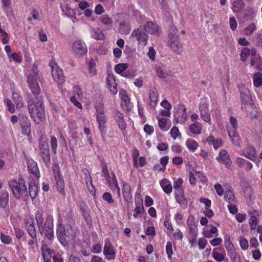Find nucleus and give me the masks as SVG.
<instances>
[{
	"mask_svg": "<svg viewBox=\"0 0 262 262\" xmlns=\"http://www.w3.org/2000/svg\"><path fill=\"white\" fill-rule=\"evenodd\" d=\"M75 231L71 226L67 227L66 229L60 221L56 228V235L60 243L64 246L68 245L69 241L72 240L75 236Z\"/></svg>",
	"mask_w": 262,
	"mask_h": 262,
	"instance_id": "nucleus-1",
	"label": "nucleus"
},
{
	"mask_svg": "<svg viewBox=\"0 0 262 262\" xmlns=\"http://www.w3.org/2000/svg\"><path fill=\"white\" fill-rule=\"evenodd\" d=\"M37 102H30L28 108L31 117L36 123H39L45 119V110L41 99L37 98Z\"/></svg>",
	"mask_w": 262,
	"mask_h": 262,
	"instance_id": "nucleus-2",
	"label": "nucleus"
},
{
	"mask_svg": "<svg viewBox=\"0 0 262 262\" xmlns=\"http://www.w3.org/2000/svg\"><path fill=\"white\" fill-rule=\"evenodd\" d=\"M9 186L13 196L18 200L25 199L28 195L25 181L23 178L12 180L9 182Z\"/></svg>",
	"mask_w": 262,
	"mask_h": 262,
	"instance_id": "nucleus-3",
	"label": "nucleus"
},
{
	"mask_svg": "<svg viewBox=\"0 0 262 262\" xmlns=\"http://www.w3.org/2000/svg\"><path fill=\"white\" fill-rule=\"evenodd\" d=\"M178 33L176 27L171 26L169 30L168 45L173 52L180 55L183 52L184 49L183 44L180 41Z\"/></svg>",
	"mask_w": 262,
	"mask_h": 262,
	"instance_id": "nucleus-4",
	"label": "nucleus"
},
{
	"mask_svg": "<svg viewBox=\"0 0 262 262\" xmlns=\"http://www.w3.org/2000/svg\"><path fill=\"white\" fill-rule=\"evenodd\" d=\"M39 79V76L38 74V69L36 64H34L31 70L29 72L28 76V82L29 86L32 92L35 95L39 94L40 89L39 88L38 80Z\"/></svg>",
	"mask_w": 262,
	"mask_h": 262,
	"instance_id": "nucleus-5",
	"label": "nucleus"
},
{
	"mask_svg": "<svg viewBox=\"0 0 262 262\" xmlns=\"http://www.w3.org/2000/svg\"><path fill=\"white\" fill-rule=\"evenodd\" d=\"M96 120L98 123V128L101 135H103L106 131V116L105 115L104 105L100 103L95 104Z\"/></svg>",
	"mask_w": 262,
	"mask_h": 262,
	"instance_id": "nucleus-6",
	"label": "nucleus"
},
{
	"mask_svg": "<svg viewBox=\"0 0 262 262\" xmlns=\"http://www.w3.org/2000/svg\"><path fill=\"white\" fill-rule=\"evenodd\" d=\"M226 127L229 137L232 144L235 146H239L240 138L236 133V128L237 127L236 119L233 117H231L229 123L227 124Z\"/></svg>",
	"mask_w": 262,
	"mask_h": 262,
	"instance_id": "nucleus-7",
	"label": "nucleus"
},
{
	"mask_svg": "<svg viewBox=\"0 0 262 262\" xmlns=\"http://www.w3.org/2000/svg\"><path fill=\"white\" fill-rule=\"evenodd\" d=\"M53 216L52 215L48 214L46 217L45 223L43 226L41 225L39 230L41 234L45 233L46 236L49 239L52 240L54 238L53 231Z\"/></svg>",
	"mask_w": 262,
	"mask_h": 262,
	"instance_id": "nucleus-8",
	"label": "nucleus"
},
{
	"mask_svg": "<svg viewBox=\"0 0 262 262\" xmlns=\"http://www.w3.org/2000/svg\"><path fill=\"white\" fill-rule=\"evenodd\" d=\"M49 66L52 69V75L53 80L59 85L63 84L64 82V76L62 69L58 66L57 63L54 60L50 61Z\"/></svg>",
	"mask_w": 262,
	"mask_h": 262,
	"instance_id": "nucleus-9",
	"label": "nucleus"
},
{
	"mask_svg": "<svg viewBox=\"0 0 262 262\" xmlns=\"http://www.w3.org/2000/svg\"><path fill=\"white\" fill-rule=\"evenodd\" d=\"M209 102L206 98L201 99L199 105V111L202 119L211 124V116L209 111Z\"/></svg>",
	"mask_w": 262,
	"mask_h": 262,
	"instance_id": "nucleus-10",
	"label": "nucleus"
},
{
	"mask_svg": "<svg viewBox=\"0 0 262 262\" xmlns=\"http://www.w3.org/2000/svg\"><path fill=\"white\" fill-rule=\"evenodd\" d=\"M72 51L76 56H82L88 52L87 46L82 40H76L73 42Z\"/></svg>",
	"mask_w": 262,
	"mask_h": 262,
	"instance_id": "nucleus-11",
	"label": "nucleus"
},
{
	"mask_svg": "<svg viewBox=\"0 0 262 262\" xmlns=\"http://www.w3.org/2000/svg\"><path fill=\"white\" fill-rule=\"evenodd\" d=\"M19 119L21 128V133L24 135L30 136L31 135V122L28 117L19 114Z\"/></svg>",
	"mask_w": 262,
	"mask_h": 262,
	"instance_id": "nucleus-12",
	"label": "nucleus"
},
{
	"mask_svg": "<svg viewBox=\"0 0 262 262\" xmlns=\"http://www.w3.org/2000/svg\"><path fill=\"white\" fill-rule=\"evenodd\" d=\"M187 119L186 109L183 105H179L174 114V119L177 123H183Z\"/></svg>",
	"mask_w": 262,
	"mask_h": 262,
	"instance_id": "nucleus-13",
	"label": "nucleus"
},
{
	"mask_svg": "<svg viewBox=\"0 0 262 262\" xmlns=\"http://www.w3.org/2000/svg\"><path fill=\"white\" fill-rule=\"evenodd\" d=\"M103 253L108 260H114L116 257V252L114 247L108 239L105 241Z\"/></svg>",
	"mask_w": 262,
	"mask_h": 262,
	"instance_id": "nucleus-14",
	"label": "nucleus"
},
{
	"mask_svg": "<svg viewBox=\"0 0 262 262\" xmlns=\"http://www.w3.org/2000/svg\"><path fill=\"white\" fill-rule=\"evenodd\" d=\"M28 169L30 173L33 174L37 179L40 178V175L38 168L37 163L32 159L26 156Z\"/></svg>",
	"mask_w": 262,
	"mask_h": 262,
	"instance_id": "nucleus-15",
	"label": "nucleus"
},
{
	"mask_svg": "<svg viewBox=\"0 0 262 262\" xmlns=\"http://www.w3.org/2000/svg\"><path fill=\"white\" fill-rule=\"evenodd\" d=\"M132 36L135 37L139 43L142 46H145L147 42L148 36L139 29L134 30L132 33Z\"/></svg>",
	"mask_w": 262,
	"mask_h": 262,
	"instance_id": "nucleus-16",
	"label": "nucleus"
},
{
	"mask_svg": "<svg viewBox=\"0 0 262 262\" xmlns=\"http://www.w3.org/2000/svg\"><path fill=\"white\" fill-rule=\"evenodd\" d=\"M114 117L120 129L124 130L127 127V124L124 120V115L119 110H115Z\"/></svg>",
	"mask_w": 262,
	"mask_h": 262,
	"instance_id": "nucleus-17",
	"label": "nucleus"
},
{
	"mask_svg": "<svg viewBox=\"0 0 262 262\" xmlns=\"http://www.w3.org/2000/svg\"><path fill=\"white\" fill-rule=\"evenodd\" d=\"M39 150L41 156L45 163H49L50 161V156L47 143L46 142H42L39 144Z\"/></svg>",
	"mask_w": 262,
	"mask_h": 262,
	"instance_id": "nucleus-18",
	"label": "nucleus"
},
{
	"mask_svg": "<svg viewBox=\"0 0 262 262\" xmlns=\"http://www.w3.org/2000/svg\"><path fill=\"white\" fill-rule=\"evenodd\" d=\"M241 96V101L243 103H246L251 101V96L249 89L244 85L238 86Z\"/></svg>",
	"mask_w": 262,
	"mask_h": 262,
	"instance_id": "nucleus-19",
	"label": "nucleus"
},
{
	"mask_svg": "<svg viewBox=\"0 0 262 262\" xmlns=\"http://www.w3.org/2000/svg\"><path fill=\"white\" fill-rule=\"evenodd\" d=\"M187 224L189 228L190 233L194 236H196L198 233V230L195 223V219L193 215L188 216L187 220Z\"/></svg>",
	"mask_w": 262,
	"mask_h": 262,
	"instance_id": "nucleus-20",
	"label": "nucleus"
},
{
	"mask_svg": "<svg viewBox=\"0 0 262 262\" xmlns=\"http://www.w3.org/2000/svg\"><path fill=\"white\" fill-rule=\"evenodd\" d=\"M92 5L86 1H81L78 4L79 8L84 10V14L87 17L91 16L93 13L92 9L91 8Z\"/></svg>",
	"mask_w": 262,
	"mask_h": 262,
	"instance_id": "nucleus-21",
	"label": "nucleus"
},
{
	"mask_svg": "<svg viewBox=\"0 0 262 262\" xmlns=\"http://www.w3.org/2000/svg\"><path fill=\"white\" fill-rule=\"evenodd\" d=\"M216 160L220 163H223L229 167L231 165V160L229 155L225 150H222L219 154V156L216 158Z\"/></svg>",
	"mask_w": 262,
	"mask_h": 262,
	"instance_id": "nucleus-22",
	"label": "nucleus"
},
{
	"mask_svg": "<svg viewBox=\"0 0 262 262\" xmlns=\"http://www.w3.org/2000/svg\"><path fill=\"white\" fill-rule=\"evenodd\" d=\"M119 96L121 99V105L126 110L132 108V104L126 92L125 91H121L119 92Z\"/></svg>",
	"mask_w": 262,
	"mask_h": 262,
	"instance_id": "nucleus-23",
	"label": "nucleus"
},
{
	"mask_svg": "<svg viewBox=\"0 0 262 262\" xmlns=\"http://www.w3.org/2000/svg\"><path fill=\"white\" fill-rule=\"evenodd\" d=\"M106 81L108 87L111 93L114 95L116 94L118 90L114 76L113 74H109L107 77Z\"/></svg>",
	"mask_w": 262,
	"mask_h": 262,
	"instance_id": "nucleus-24",
	"label": "nucleus"
},
{
	"mask_svg": "<svg viewBox=\"0 0 262 262\" xmlns=\"http://www.w3.org/2000/svg\"><path fill=\"white\" fill-rule=\"evenodd\" d=\"M122 193L124 201L127 203H129L132 201V196L131 194L130 186L127 183L124 182L123 183Z\"/></svg>",
	"mask_w": 262,
	"mask_h": 262,
	"instance_id": "nucleus-25",
	"label": "nucleus"
},
{
	"mask_svg": "<svg viewBox=\"0 0 262 262\" xmlns=\"http://www.w3.org/2000/svg\"><path fill=\"white\" fill-rule=\"evenodd\" d=\"M243 154L244 156L252 161H255L256 150L255 149L251 146H247L243 150Z\"/></svg>",
	"mask_w": 262,
	"mask_h": 262,
	"instance_id": "nucleus-26",
	"label": "nucleus"
},
{
	"mask_svg": "<svg viewBox=\"0 0 262 262\" xmlns=\"http://www.w3.org/2000/svg\"><path fill=\"white\" fill-rule=\"evenodd\" d=\"M245 7V3L243 0H235L232 3L231 9L232 12L236 14L241 12Z\"/></svg>",
	"mask_w": 262,
	"mask_h": 262,
	"instance_id": "nucleus-27",
	"label": "nucleus"
},
{
	"mask_svg": "<svg viewBox=\"0 0 262 262\" xmlns=\"http://www.w3.org/2000/svg\"><path fill=\"white\" fill-rule=\"evenodd\" d=\"M128 67V64L126 63H121L116 64L114 67L115 71L119 74L125 77H129V74H123V72L126 70Z\"/></svg>",
	"mask_w": 262,
	"mask_h": 262,
	"instance_id": "nucleus-28",
	"label": "nucleus"
},
{
	"mask_svg": "<svg viewBox=\"0 0 262 262\" xmlns=\"http://www.w3.org/2000/svg\"><path fill=\"white\" fill-rule=\"evenodd\" d=\"M253 57L251 61V66L256 70H262V62L260 57L259 55L253 53Z\"/></svg>",
	"mask_w": 262,
	"mask_h": 262,
	"instance_id": "nucleus-29",
	"label": "nucleus"
},
{
	"mask_svg": "<svg viewBox=\"0 0 262 262\" xmlns=\"http://www.w3.org/2000/svg\"><path fill=\"white\" fill-rule=\"evenodd\" d=\"M144 31L151 34H156L159 32L158 26L152 22H148L144 27Z\"/></svg>",
	"mask_w": 262,
	"mask_h": 262,
	"instance_id": "nucleus-30",
	"label": "nucleus"
},
{
	"mask_svg": "<svg viewBox=\"0 0 262 262\" xmlns=\"http://www.w3.org/2000/svg\"><path fill=\"white\" fill-rule=\"evenodd\" d=\"M12 99L16 104L17 110H20L23 107L24 103L22 101V99L20 95L16 92H12Z\"/></svg>",
	"mask_w": 262,
	"mask_h": 262,
	"instance_id": "nucleus-31",
	"label": "nucleus"
},
{
	"mask_svg": "<svg viewBox=\"0 0 262 262\" xmlns=\"http://www.w3.org/2000/svg\"><path fill=\"white\" fill-rule=\"evenodd\" d=\"M206 141L209 144H212L215 149H217L221 147L223 144V141L221 139H215L214 137L212 135H210L207 138Z\"/></svg>",
	"mask_w": 262,
	"mask_h": 262,
	"instance_id": "nucleus-32",
	"label": "nucleus"
},
{
	"mask_svg": "<svg viewBox=\"0 0 262 262\" xmlns=\"http://www.w3.org/2000/svg\"><path fill=\"white\" fill-rule=\"evenodd\" d=\"M38 185L35 182H31L29 185V192L30 196L34 199L38 194Z\"/></svg>",
	"mask_w": 262,
	"mask_h": 262,
	"instance_id": "nucleus-33",
	"label": "nucleus"
},
{
	"mask_svg": "<svg viewBox=\"0 0 262 262\" xmlns=\"http://www.w3.org/2000/svg\"><path fill=\"white\" fill-rule=\"evenodd\" d=\"M185 144L188 150L192 152H194L199 146L197 141L190 138L186 140Z\"/></svg>",
	"mask_w": 262,
	"mask_h": 262,
	"instance_id": "nucleus-34",
	"label": "nucleus"
},
{
	"mask_svg": "<svg viewBox=\"0 0 262 262\" xmlns=\"http://www.w3.org/2000/svg\"><path fill=\"white\" fill-rule=\"evenodd\" d=\"M225 246L227 251L228 254L236 251L235 247L230 240V237L229 235L225 236L224 238Z\"/></svg>",
	"mask_w": 262,
	"mask_h": 262,
	"instance_id": "nucleus-35",
	"label": "nucleus"
},
{
	"mask_svg": "<svg viewBox=\"0 0 262 262\" xmlns=\"http://www.w3.org/2000/svg\"><path fill=\"white\" fill-rule=\"evenodd\" d=\"M41 250L43 258H51L54 255V251L50 249L47 245H42Z\"/></svg>",
	"mask_w": 262,
	"mask_h": 262,
	"instance_id": "nucleus-36",
	"label": "nucleus"
},
{
	"mask_svg": "<svg viewBox=\"0 0 262 262\" xmlns=\"http://www.w3.org/2000/svg\"><path fill=\"white\" fill-rule=\"evenodd\" d=\"M85 180L88 190L92 195H95V188L93 185L92 179L89 173L86 174Z\"/></svg>",
	"mask_w": 262,
	"mask_h": 262,
	"instance_id": "nucleus-37",
	"label": "nucleus"
},
{
	"mask_svg": "<svg viewBox=\"0 0 262 262\" xmlns=\"http://www.w3.org/2000/svg\"><path fill=\"white\" fill-rule=\"evenodd\" d=\"M202 125L199 122H195L189 126L190 132L195 135H199L202 132Z\"/></svg>",
	"mask_w": 262,
	"mask_h": 262,
	"instance_id": "nucleus-38",
	"label": "nucleus"
},
{
	"mask_svg": "<svg viewBox=\"0 0 262 262\" xmlns=\"http://www.w3.org/2000/svg\"><path fill=\"white\" fill-rule=\"evenodd\" d=\"M257 27L255 23H252L247 25L244 29V34L246 36H251L256 30Z\"/></svg>",
	"mask_w": 262,
	"mask_h": 262,
	"instance_id": "nucleus-39",
	"label": "nucleus"
},
{
	"mask_svg": "<svg viewBox=\"0 0 262 262\" xmlns=\"http://www.w3.org/2000/svg\"><path fill=\"white\" fill-rule=\"evenodd\" d=\"M56 186L57 190L60 193H62L64 189V182L61 176H55Z\"/></svg>",
	"mask_w": 262,
	"mask_h": 262,
	"instance_id": "nucleus-40",
	"label": "nucleus"
},
{
	"mask_svg": "<svg viewBox=\"0 0 262 262\" xmlns=\"http://www.w3.org/2000/svg\"><path fill=\"white\" fill-rule=\"evenodd\" d=\"M226 254L225 252L220 253L217 248H214L212 253V256L214 260L217 261H223L225 257Z\"/></svg>",
	"mask_w": 262,
	"mask_h": 262,
	"instance_id": "nucleus-41",
	"label": "nucleus"
},
{
	"mask_svg": "<svg viewBox=\"0 0 262 262\" xmlns=\"http://www.w3.org/2000/svg\"><path fill=\"white\" fill-rule=\"evenodd\" d=\"M9 202V193L7 191H2L0 197V206L5 208Z\"/></svg>",
	"mask_w": 262,
	"mask_h": 262,
	"instance_id": "nucleus-42",
	"label": "nucleus"
},
{
	"mask_svg": "<svg viewBox=\"0 0 262 262\" xmlns=\"http://www.w3.org/2000/svg\"><path fill=\"white\" fill-rule=\"evenodd\" d=\"M253 84L255 87H259L262 85V73H255L253 76Z\"/></svg>",
	"mask_w": 262,
	"mask_h": 262,
	"instance_id": "nucleus-43",
	"label": "nucleus"
},
{
	"mask_svg": "<svg viewBox=\"0 0 262 262\" xmlns=\"http://www.w3.org/2000/svg\"><path fill=\"white\" fill-rule=\"evenodd\" d=\"M175 197L178 203L180 205L186 204L187 201L183 191L175 192Z\"/></svg>",
	"mask_w": 262,
	"mask_h": 262,
	"instance_id": "nucleus-44",
	"label": "nucleus"
},
{
	"mask_svg": "<svg viewBox=\"0 0 262 262\" xmlns=\"http://www.w3.org/2000/svg\"><path fill=\"white\" fill-rule=\"evenodd\" d=\"M149 99H150V105L151 106H155L158 99V94L157 91L153 90L151 91L149 93Z\"/></svg>",
	"mask_w": 262,
	"mask_h": 262,
	"instance_id": "nucleus-45",
	"label": "nucleus"
},
{
	"mask_svg": "<svg viewBox=\"0 0 262 262\" xmlns=\"http://www.w3.org/2000/svg\"><path fill=\"white\" fill-rule=\"evenodd\" d=\"M134 165L136 167H141L144 166L146 164V160L144 157H141L139 158L133 157Z\"/></svg>",
	"mask_w": 262,
	"mask_h": 262,
	"instance_id": "nucleus-46",
	"label": "nucleus"
},
{
	"mask_svg": "<svg viewBox=\"0 0 262 262\" xmlns=\"http://www.w3.org/2000/svg\"><path fill=\"white\" fill-rule=\"evenodd\" d=\"M0 239L2 243L6 245H9L12 242V238L9 235L1 233L0 234Z\"/></svg>",
	"mask_w": 262,
	"mask_h": 262,
	"instance_id": "nucleus-47",
	"label": "nucleus"
},
{
	"mask_svg": "<svg viewBox=\"0 0 262 262\" xmlns=\"http://www.w3.org/2000/svg\"><path fill=\"white\" fill-rule=\"evenodd\" d=\"M225 199L229 203L234 202L235 200V196L234 193L231 190L226 191L225 193Z\"/></svg>",
	"mask_w": 262,
	"mask_h": 262,
	"instance_id": "nucleus-48",
	"label": "nucleus"
},
{
	"mask_svg": "<svg viewBox=\"0 0 262 262\" xmlns=\"http://www.w3.org/2000/svg\"><path fill=\"white\" fill-rule=\"evenodd\" d=\"M4 102L7 107V109L11 113H13L15 111L14 104H13L11 100L8 98L4 99Z\"/></svg>",
	"mask_w": 262,
	"mask_h": 262,
	"instance_id": "nucleus-49",
	"label": "nucleus"
},
{
	"mask_svg": "<svg viewBox=\"0 0 262 262\" xmlns=\"http://www.w3.org/2000/svg\"><path fill=\"white\" fill-rule=\"evenodd\" d=\"M35 219L38 227L42 225L43 222V212L42 211H38L35 214Z\"/></svg>",
	"mask_w": 262,
	"mask_h": 262,
	"instance_id": "nucleus-50",
	"label": "nucleus"
},
{
	"mask_svg": "<svg viewBox=\"0 0 262 262\" xmlns=\"http://www.w3.org/2000/svg\"><path fill=\"white\" fill-rule=\"evenodd\" d=\"M110 186L112 190L114 192H116L119 198H120V195H121L120 189L118 186L117 180H115V181H114V182L113 183H112L111 185H110Z\"/></svg>",
	"mask_w": 262,
	"mask_h": 262,
	"instance_id": "nucleus-51",
	"label": "nucleus"
},
{
	"mask_svg": "<svg viewBox=\"0 0 262 262\" xmlns=\"http://www.w3.org/2000/svg\"><path fill=\"white\" fill-rule=\"evenodd\" d=\"M183 182L182 179L179 178L177 181H176L173 184V188L175 192L180 191H183V189L182 188V184Z\"/></svg>",
	"mask_w": 262,
	"mask_h": 262,
	"instance_id": "nucleus-52",
	"label": "nucleus"
},
{
	"mask_svg": "<svg viewBox=\"0 0 262 262\" xmlns=\"http://www.w3.org/2000/svg\"><path fill=\"white\" fill-rule=\"evenodd\" d=\"M101 22L105 25H111L113 19L107 15H103L100 17Z\"/></svg>",
	"mask_w": 262,
	"mask_h": 262,
	"instance_id": "nucleus-53",
	"label": "nucleus"
},
{
	"mask_svg": "<svg viewBox=\"0 0 262 262\" xmlns=\"http://www.w3.org/2000/svg\"><path fill=\"white\" fill-rule=\"evenodd\" d=\"M250 53V50L247 48H244L241 53V60L245 61L247 59Z\"/></svg>",
	"mask_w": 262,
	"mask_h": 262,
	"instance_id": "nucleus-54",
	"label": "nucleus"
},
{
	"mask_svg": "<svg viewBox=\"0 0 262 262\" xmlns=\"http://www.w3.org/2000/svg\"><path fill=\"white\" fill-rule=\"evenodd\" d=\"M255 44L259 46L262 47V30L259 31L255 36Z\"/></svg>",
	"mask_w": 262,
	"mask_h": 262,
	"instance_id": "nucleus-55",
	"label": "nucleus"
},
{
	"mask_svg": "<svg viewBox=\"0 0 262 262\" xmlns=\"http://www.w3.org/2000/svg\"><path fill=\"white\" fill-rule=\"evenodd\" d=\"M183 213L180 211L175 213L174 219L178 224H181L183 223Z\"/></svg>",
	"mask_w": 262,
	"mask_h": 262,
	"instance_id": "nucleus-56",
	"label": "nucleus"
},
{
	"mask_svg": "<svg viewBox=\"0 0 262 262\" xmlns=\"http://www.w3.org/2000/svg\"><path fill=\"white\" fill-rule=\"evenodd\" d=\"M172 105L166 100H165V117H170Z\"/></svg>",
	"mask_w": 262,
	"mask_h": 262,
	"instance_id": "nucleus-57",
	"label": "nucleus"
},
{
	"mask_svg": "<svg viewBox=\"0 0 262 262\" xmlns=\"http://www.w3.org/2000/svg\"><path fill=\"white\" fill-rule=\"evenodd\" d=\"M239 245L241 248L243 250H246L249 247L248 241L244 237H241L239 239Z\"/></svg>",
	"mask_w": 262,
	"mask_h": 262,
	"instance_id": "nucleus-58",
	"label": "nucleus"
},
{
	"mask_svg": "<svg viewBox=\"0 0 262 262\" xmlns=\"http://www.w3.org/2000/svg\"><path fill=\"white\" fill-rule=\"evenodd\" d=\"M8 58L10 61L12 60L18 63H20L22 61V58L16 53H12Z\"/></svg>",
	"mask_w": 262,
	"mask_h": 262,
	"instance_id": "nucleus-59",
	"label": "nucleus"
},
{
	"mask_svg": "<svg viewBox=\"0 0 262 262\" xmlns=\"http://www.w3.org/2000/svg\"><path fill=\"white\" fill-rule=\"evenodd\" d=\"M232 262H241L239 255L236 251L228 254Z\"/></svg>",
	"mask_w": 262,
	"mask_h": 262,
	"instance_id": "nucleus-60",
	"label": "nucleus"
},
{
	"mask_svg": "<svg viewBox=\"0 0 262 262\" xmlns=\"http://www.w3.org/2000/svg\"><path fill=\"white\" fill-rule=\"evenodd\" d=\"M51 144L52 149L54 154L56 153L57 148V140L54 136L51 137Z\"/></svg>",
	"mask_w": 262,
	"mask_h": 262,
	"instance_id": "nucleus-61",
	"label": "nucleus"
},
{
	"mask_svg": "<svg viewBox=\"0 0 262 262\" xmlns=\"http://www.w3.org/2000/svg\"><path fill=\"white\" fill-rule=\"evenodd\" d=\"M92 36L95 39L97 40H100L103 38L102 32L98 29L94 31Z\"/></svg>",
	"mask_w": 262,
	"mask_h": 262,
	"instance_id": "nucleus-62",
	"label": "nucleus"
},
{
	"mask_svg": "<svg viewBox=\"0 0 262 262\" xmlns=\"http://www.w3.org/2000/svg\"><path fill=\"white\" fill-rule=\"evenodd\" d=\"M183 237V233L179 229H177L173 234V238L174 240H181L182 239Z\"/></svg>",
	"mask_w": 262,
	"mask_h": 262,
	"instance_id": "nucleus-63",
	"label": "nucleus"
},
{
	"mask_svg": "<svg viewBox=\"0 0 262 262\" xmlns=\"http://www.w3.org/2000/svg\"><path fill=\"white\" fill-rule=\"evenodd\" d=\"M27 229L29 234L32 238H35L36 237V230L34 225L28 226Z\"/></svg>",
	"mask_w": 262,
	"mask_h": 262,
	"instance_id": "nucleus-64",
	"label": "nucleus"
}]
</instances>
